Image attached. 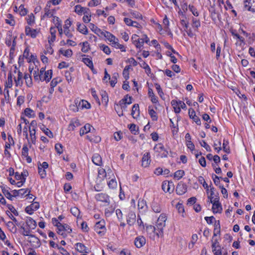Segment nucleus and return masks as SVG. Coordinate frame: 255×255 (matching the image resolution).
Returning a JSON list of instances; mask_svg holds the SVG:
<instances>
[{
    "label": "nucleus",
    "mask_w": 255,
    "mask_h": 255,
    "mask_svg": "<svg viewBox=\"0 0 255 255\" xmlns=\"http://www.w3.org/2000/svg\"><path fill=\"white\" fill-rule=\"evenodd\" d=\"M87 138L91 141L98 143L101 141V137L99 136H96L94 137H90L88 135L87 136Z\"/></svg>",
    "instance_id": "nucleus-62"
},
{
    "label": "nucleus",
    "mask_w": 255,
    "mask_h": 255,
    "mask_svg": "<svg viewBox=\"0 0 255 255\" xmlns=\"http://www.w3.org/2000/svg\"><path fill=\"white\" fill-rule=\"evenodd\" d=\"M217 248L213 249V252L215 255H222L221 248L220 245H218Z\"/></svg>",
    "instance_id": "nucleus-60"
},
{
    "label": "nucleus",
    "mask_w": 255,
    "mask_h": 255,
    "mask_svg": "<svg viewBox=\"0 0 255 255\" xmlns=\"http://www.w3.org/2000/svg\"><path fill=\"white\" fill-rule=\"evenodd\" d=\"M187 191V185L184 183H179L176 188V192L178 195H183Z\"/></svg>",
    "instance_id": "nucleus-7"
},
{
    "label": "nucleus",
    "mask_w": 255,
    "mask_h": 255,
    "mask_svg": "<svg viewBox=\"0 0 255 255\" xmlns=\"http://www.w3.org/2000/svg\"><path fill=\"white\" fill-rule=\"evenodd\" d=\"M136 221V215L134 212H130L127 217V224L129 226H132Z\"/></svg>",
    "instance_id": "nucleus-10"
},
{
    "label": "nucleus",
    "mask_w": 255,
    "mask_h": 255,
    "mask_svg": "<svg viewBox=\"0 0 255 255\" xmlns=\"http://www.w3.org/2000/svg\"><path fill=\"white\" fill-rule=\"evenodd\" d=\"M38 166V173L39 174L41 178H44L46 177V173L45 169L41 167L39 165Z\"/></svg>",
    "instance_id": "nucleus-50"
},
{
    "label": "nucleus",
    "mask_w": 255,
    "mask_h": 255,
    "mask_svg": "<svg viewBox=\"0 0 255 255\" xmlns=\"http://www.w3.org/2000/svg\"><path fill=\"white\" fill-rule=\"evenodd\" d=\"M28 190V189H21L18 190H13L11 191V192L13 194V196L16 197L19 196H22L23 195L27 193Z\"/></svg>",
    "instance_id": "nucleus-21"
},
{
    "label": "nucleus",
    "mask_w": 255,
    "mask_h": 255,
    "mask_svg": "<svg viewBox=\"0 0 255 255\" xmlns=\"http://www.w3.org/2000/svg\"><path fill=\"white\" fill-rule=\"evenodd\" d=\"M95 199L98 201L109 203L110 200L108 195L105 193H98L95 195Z\"/></svg>",
    "instance_id": "nucleus-5"
},
{
    "label": "nucleus",
    "mask_w": 255,
    "mask_h": 255,
    "mask_svg": "<svg viewBox=\"0 0 255 255\" xmlns=\"http://www.w3.org/2000/svg\"><path fill=\"white\" fill-rule=\"evenodd\" d=\"M148 113L153 121L157 120L158 117L156 116L155 111L153 109H151L150 107H148Z\"/></svg>",
    "instance_id": "nucleus-34"
},
{
    "label": "nucleus",
    "mask_w": 255,
    "mask_h": 255,
    "mask_svg": "<svg viewBox=\"0 0 255 255\" xmlns=\"http://www.w3.org/2000/svg\"><path fill=\"white\" fill-rule=\"evenodd\" d=\"M129 101L127 102V98H124L120 101L119 104H116L115 106V109L118 114L119 117L123 116V110H125L127 108L126 104H130L131 102V97H129Z\"/></svg>",
    "instance_id": "nucleus-2"
},
{
    "label": "nucleus",
    "mask_w": 255,
    "mask_h": 255,
    "mask_svg": "<svg viewBox=\"0 0 255 255\" xmlns=\"http://www.w3.org/2000/svg\"><path fill=\"white\" fill-rule=\"evenodd\" d=\"M150 156L149 152H146L144 154L142 158V166L143 167H147L150 162Z\"/></svg>",
    "instance_id": "nucleus-12"
},
{
    "label": "nucleus",
    "mask_w": 255,
    "mask_h": 255,
    "mask_svg": "<svg viewBox=\"0 0 255 255\" xmlns=\"http://www.w3.org/2000/svg\"><path fill=\"white\" fill-rule=\"evenodd\" d=\"M62 148L63 146L60 143H56L55 145V149L59 154H61L63 153Z\"/></svg>",
    "instance_id": "nucleus-51"
},
{
    "label": "nucleus",
    "mask_w": 255,
    "mask_h": 255,
    "mask_svg": "<svg viewBox=\"0 0 255 255\" xmlns=\"http://www.w3.org/2000/svg\"><path fill=\"white\" fill-rule=\"evenodd\" d=\"M24 78L25 80V83L27 86L30 87L32 85V79L29 74L25 73L24 76Z\"/></svg>",
    "instance_id": "nucleus-37"
},
{
    "label": "nucleus",
    "mask_w": 255,
    "mask_h": 255,
    "mask_svg": "<svg viewBox=\"0 0 255 255\" xmlns=\"http://www.w3.org/2000/svg\"><path fill=\"white\" fill-rule=\"evenodd\" d=\"M65 24L64 26L65 28L64 33L66 35L67 37L69 38H71L72 37V34L70 32V30L69 29V27L71 25V21L68 19H67L65 21Z\"/></svg>",
    "instance_id": "nucleus-18"
},
{
    "label": "nucleus",
    "mask_w": 255,
    "mask_h": 255,
    "mask_svg": "<svg viewBox=\"0 0 255 255\" xmlns=\"http://www.w3.org/2000/svg\"><path fill=\"white\" fill-rule=\"evenodd\" d=\"M75 246L76 247V249L80 253H83V252L84 251V250L86 249V247L83 244L78 243H77Z\"/></svg>",
    "instance_id": "nucleus-38"
},
{
    "label": "nucleus",
    "mask_w": 255,
    "mask_h": 255,
    "mask_svg": "<svg viewBox=\"0 0 255 255\" xmlns=\"http://www.w3.org/2000/svg\"><path fill=\"white\" fill-rule=\"evenodd\" d=\"M184 173V171L183 170H177L174 173V177L177 178L179 180L183 177Z\"/></svg>",
    "instance_id": "nucleus-42"
},
{
    "label": "nucleus",
    "mask_w": 255,
    "mask_h": 255,
    "mask_svg": "<svg viewBox=\"0 0 255 255\" xmlns=\"http://www.w3.org/2000/svg\"><path fill=\"white\" fill-rule=\"evenodd\" d=\"M112 44L114 45V46L116 48L120 49L122 51H126L125 46L123 45L120 44L117 40H115V42L112 43Z\"/></svg>",
    "instance_id": "nucleus-46"
},
{
    "label": "nucleus",
    "mask_w": 255,
    "mask_h": 255,
    "mask_svg": "<svg viewBox=\"0 0 255 255\" xmlns=\"http://www.w3.org/2000/svg\"><path fill=\"white\" fill-rule=\"evenodd\" d=\"M107 177V174L104 169H101L98 171V180L100 181L103 180Z\"/></svg>",
    "instance_id": "nucleus-29"
},
{
    "label": "nucleus",
    "mask_w": 255,
    "mask_h": 255,
    "mask_svg": "<svg viewBox=\"0 0 255 255\" xmlns=\"http://www.w3.org/2000/svg\"><path fill=\"white\" fill-rule=\"evenodd\" d=\"M189 117L193 119V120L198 125H201V121L200 119L198 117H197L196 115V113L195 111L192 109L190 108L189 109Z\"/></svg>",
    "instance_id": "nucleus-9"
},
{
    "label": "nucleus",
    "mask_w": 255,
    "mask_h": 255,
    "mask_svg": "<svg viewBox=\"0 0 255 255\" xmlns=\"http://www.w3.org/2000/svg\"><path fill=\"white\" fill-rule=\"evenodd\" d=\"M51 1H48L44 8L45 13L43 15L41 16V19H43L45 17H52L53 16V13L50 10Z\"/></svg>",
    "instance_id": "nucleus-8"
},
{
    "label": "nucleus",
    "mask_w": 255,
    "mask_h": 255,
    "mask_svg": "<svg viewBox=\"0 0 255 255\" xmlns=\"http://www.w3.org/2000/svg\"><path fill=\"white\" fill-rule=\"evenodd\" d=\"M162 189L165 192L169 191V187L168 186L167 181H164L162 182Z\"/></svg>",
    "instance_id": "nucleus-64"
},
{
    "label": "nucleus",
    "mask_w": 255,
    "mask_h": 255,
    "mask_svg": "<svg viewBox=\"0 0 255 255\" xmlns=\"http://www.w3.org/2000/svg\"><path fill=\"white\" fill-rule=\"evenodd\" d=\"M38 32L36 29H31L29 26L25 27V34L27 35H30L32 38H35Z\"/></svg>",
    "instance_id": "nucleus-17"
},
{
    "label": "nucleus",
    "mask_w": 255,
    "mask_h": 255,
    "mask_svg": "<svg viewBox=\"0 0 255 255\" xmlns=\"http://www.w3.org/2000/svg\"><path fill=\"white\" fill-rule=\"evenodd\" d=\"M155 88L158 92L159 95L160 96V97L161 98H162V96L164 95V93L162 92V90L161 88L160 87V86L158 83H155Z\"/></svg>",
    "instance_id": "nucleus-57"
},
{
    "label": "nucleus",
    "mask_w": 255,
    "mask_h": 255,
    "mask_svg": "<svg viewBox=\"0 0 255 255\" xmlns=\"http://www.w3.org/2000/svg\"><path fill=\"white\" fill-rule=\"evenodd\" d=\"M2 193L4 194L5 196L8 199L11 200H12L13 194H11L7 189H2Z\"/></svg>",
    "instance_id": "nucleus-48"
},
{
    "label": "nucleus",
    "mask_w": 255,
    "mask_h": 255,
    "mask_svg": "<svg viewBox=\"0 0 255 255\" xmlns=\"http://www.w3.org/2000/svg\"><path fill=\"white\" fill-rule=\"evenodd\" d=\"M46 50L44 51V53L45 54H47V53H49L50 54H52L54 50L52 49V47L51 46V44L49 45H46L45 46Z\"/></svg>",
    "instance_id": "nucleus-53"
},
{
    "label": "nucleus",
    "mask_w": 255,
    "mask_h": 255,
    "mask_svg": "<svg viewBox=\"0 0 255 255\" xmlns=\"http://www.w3.org/2000/svg\"><path fill=\"white\" fill-rule=\"evenodd\" d=\"M28 148L27 147V145H26V144L23 145V148L22 149V152H21L22 156L26 157V161L28 163H30V162H31L32 159H31V158L28 156Z\"/></svg>",
    "instance_id": "nucleus-15"
},
{
    "label": "nucleus",
    "mask_w": 255,
    "mask_h": 255,
    "mask_svg": "<svg viewBox=\"0 0 255 255\" xmlns=\"http://www.w3.org/2000/svg\"><path fill=\"white\" fill-rule=\"evenodd\" d=\"M19 227H20V228L23 231V232L21 233L22 235L35 237L34 235L30 234L31 232L30 229L28 227L26 228L24 227V223H21V225H19Z\"/></svg>",
    "instance_id": "nucleus-13"
},
{
    "label": "nucleus",
    "mask_w": 255,
    "mask_h": 255,
    "mask_svg": "<svg viewBox=\"0 0 255 255\" xmlns=\"http://www.w3.org/2000/svg\"><path fill=\"white\" fill-rule=\"evenodd\" d=\"M119 77V74L118 73H115L113 76L112 79L110 81V85L112 87H114L116 84L117 83V78Z\"/></svg>",
    "instance_id": "nucleus-36"
},
{
    "label": "nucleus",
    "mask_w": 255,
    "mask_h": 255,
    "mask_svg": "<svg viewBox=\"0 0 255 255\" xmlns=\"http://www.w3.org/2000/svg\"><path fill=\"white\" fill-rule=\"evenodd\" d=\"M166 216L165 214H162L160 215L157 221L155 226H149L147 227V230H150L155 232L156 235L159 237L163 236V228L165 226Z\"/></svg>",
    "instance_id": "nucleus-1"
},
{
    "label": "nucleus",
    "mask_w": 255,
    "mask_h": 255,
    "mask_svg": "<svg viewBox=\"0 0 255 255\" xmlns=\"http://www.w3.org/2000/svg\"><path fill=\"white\" fill-rule=\"evenodd\" d=\"M105 222L104 221H100L97 222L95 226V230L98 234H101L103 231H99L100 229H105Z\"/></svg>",
    "instance_id": "nucleus-19"
},
{
    "label": "nucleus",
    "mask_w": 255,
    "mask_h": 255,
    "mask_svg": "<svg viewBox=\"0 0 255 255\" xmlns=\"http://www.w3.org/2000/svg\"><path fill=\"white\" fill-rule=\"evenodd\" d=\"M12 86V77L11 72L8 73L7 77V81L6 82L4 85V90H6L8 88H11Z\"/></svg>",
    "instance_id": "nucleus-25"
},
{
    "label": "nucleus",
    "mask_w": 255,
    "mask_h": 255,
    "mask_svg": "<svg viewBox=\"0 0 255 255\" xmlns=\"http://www.w3.org/2000/svg\"><path fill=\"white\" fill-rule=\"evenodd\" d=\"M171 105L174 108L175 113H179L180 112V107H179L178 101L176 100H172L171 102Z\"/></svg>",
    "instance_id": "nucleus-28"
},
{
    "label": "nucleus",
    "mask_w": 255,
    "mask_h": 255,
    "mask_svg": "<svg viewBox=\"0 0 255 255\" xmlns=\"http://www.w3.org/2000/svg\"><path fill=\"white\" fill-rule=\"evenodd\" d=\"M101 35L104 36L109 41L112 43L115 42V40L119 41L118 38L108 31H103V32H101Z\"/></svg>",
    "instance_id": "nucleus-11"
},
{
    "label": "nucleus",
    "mask_w": 255,
    "mask_h": 255,
    "mask_svg": "<svg viewBox=\"0 0 255 255\" xmlns=\"http://www.w3.org/2000/svg\"><path fill=\"white\" fill-rule=\"evenodd\" d=\"M41 129L44 132V133L47 135L50 138H52L53 137V135L52 132L47 128H45V127L41 128Z\"/></svg>",
    "instance_id": "nucleus-45"
},
{
    "label": "nucleus",
    "mask_w": 255,
    "mask_h": 255,
    "mask_svg": "<svg viewBox=\"0 0 255 255\" xmlns=\"http://www.w3.org/2000/svg\"><path fill=\"white\" fill-rule=\"evenodd\" d=\"M130 14L132 16V17L136 19H141L142 15L138 12L135 11H131Z\"/></svg>",
    "instance_id": "nucleus-55"
},
{
    "label": "nucleus",
    "mask_w": 255,
    "mask_h": 255,
    "mask_svg": "<svg viewBox=\"0 0 255 255\" xmlns=\"http://www.w3.org/2000/svg\"><path fill=\"white\" fill-rule=\"evenodd\" d=\"M128 127L132 133L135 134L136 133V132H137V130H138V128L137 127H136V126L135 124H132L129 125L128 126Z\"/></svg>",
    "instance_id": "nucleus-39"
},
{
    "label": "nucleus",
    "mask_w": 255,
    "mask_h": 255,
    "mask_svg": "<svg viewBox=\"0 0 255 255\" xmlns=\"http://www.w3.org/2000/svg\"><path fill=\"white\" fill-rule=\"evenodd\" d=\"M82 61L90 68H91V70H93V64L91 59L88 58H83Z\"/></svg>",
    "instance_id": "nucleus-33"
},
{
    "label": "nucleus",
    "mask_w": 255,
    "mask_h": 255,
    "mask_svg": "<svg viewBox=\"0 0 255 255\" xmlns=\"http://www.w3.org/2000/svg\"><path fill=\"white\" fill-rule=\"evenodd\" d=\"M92 161L97 165H101L102 164V158L99 154H95L93 156Z\"/></svg>",
    "instance_id": "nucleus-23"
},
{
    "label": "nucleus",
    "mask_w": 255,
    "mask_h": 255,
    "mask_svg": "<svg viewBox=\"0 0 255 255\" xmlns=\"http://www.w3.org/2000/svg\"><path fill=\"white\" fill-rule=\"evenodd\" d=\"M212 210L214 213H221L222 211V207L219 202L218 198H215L213 203Z\"/></svg>",
    "instance_id": "nucleus-4"
},
{
    "label": "nucleus",
    "mask_w": 255,
    "mask_h": 255,
    "mask_svg": "<svg viewBox=\"0 0 255 255\" xmlns=\"http://www.w3.org/2000/svg\"><path fill=\"white\" fill-rule=\"evenodd\" d=\"M152 209L155 213H160L161 211V208L159 204L156 202H153L152 204Z\"/></svg>",
    "instance_id": "nucleus-35"
},
{
    "label": "nucleus",
    "mask_w": 255,
    "mask_h": 255,
    "mask_svg": "<svg viewBox=\"0 0 255 255\" xmlns=\"http://www.w3.org/2000/svg\"><path fill=\"white\" fill-rule=\"evenodd\" d=\"M78 107H81L82 109L85 108L88 109L90 108L91 105L87 101L82 100L79 102Z\"/></svg>",
    "instance_id": "nucleus-32"
},
{
    "label": "nucleus",
    "mask_w": 255,
    "mask_h": 255,
    "mask_svg": "<svg viewBox=\"0 0 255 255\" xmlns=\"http://www.w3.org/2000/svg\"><path fill=\"white\" fill-rule=\"evenodd\" d=\"M19 14L21 16L25 15L27 13V10L24 7L23 5L21 4L19 7Z\"/></svg>",
    "instance_id": "nucleus-52"
},
{
    "label": "nucleus",
    "mask_w": 255,
    "mask_h": 255,
    "mask_svg": "<svg viewBox=\"0 0 255 255\" xmlns=\"http://www.w3.org/2000/svg\"><path fill=\"white\" fill-rule=\"evenodd\" d=\"M82 51L84 53H86L89 49V45L87 41H85L82 43Z\"/></svg>",
    "instance_id": "nucleus-49"
},
{
    "label": "nucleus",
    "mask_w": 255,
    "mask_h": 255,
    "mask_svg": "<svg viewBox=\"0 0 255 255\" xmlns=\"http://www.w3.org/2000/svg\"><path fill=\"white\" fill-rule=\"evenodd\" d=\"M70 212L74 216L77 217V218L79 217L80 212L78 208L76 207L71 208L70 209Z\"/></svg>",
    "instance_id": "nucleus-41"
},
{
    "label": "nucleus",
    "mask_w": 255,
    "mask_h": 255,
    "mask_svg": "<svg viewBox=\"0 0 255 255\" xmlns=\"http://www.w3.org/2000/svg\"><path fill=\"white\" fill-rule=\"evenodd\" d=\"M84 8L80 5H77L75 6V12L79 15H81L84 11Z\"/></svg>",
    "instance_id": "nucleus-47"
},
{
    "label": "nucleus",
    "mask_w": 255,
    "mask_h": 255,
    "mask_svg": "<svg viewBox=\"0 0 255 255\" xmlns=\"http://www.w3.org/2000/svg\"><path fill=\"white\" fill-rule=\"evenodd\" d=\"M146 243V239L143 236L137 237L135 239L134 245L137 248H141Z\"/></svg>",
    "instance_id": "nucleus-6"
},
{
    "label": "nucleus",
    "mask_w": 255,
    "mask_h": 255,
    "mask_svg": "<svg viewBox=\"0 0 255 255\" xmlns=\"http://www.w3.org/2000/svg\"><path fill=\"white\" fill-rule=\"evenodd\" d=\"M200 145L201 146L204 147L207 151H211V147L210 146L205 142V140H202L200 142Z\"/></svg>",
    "instance_id": "nucleus-58"
},
{
    "label": "nucleus",
    "mask_w": 255,
    "mask_h": 255,
    "mask_svg": "<svg viewBox=\"0 0 255 255\" xmlns=\"http://www.w3.org/2000/svg\"><path fill=\"white\" fill-rule=\"evenodd\" d=\"M52 71L51 70L45 71V68H42L40 70L39 79L41 81H46L48 82L52 78Z\"/></svg>",
    "instance_id": "nucleus-3"
},
{
    "label": "nucleus",
    "mask_w": 255,
    "mask_h": 255,
    "mask_svg": "<svg viewBox=\"0 0 255 255\" xmlns=\"http://www.w3.org/2000/svg\"><path fill=\"white\" fill-rule=\"evenodd\" d=\"M131 115L134 119L136 118V116L137 117L139 116V110L138 104H135L133 106Z\"/></svg>",
    "instance_id": "nucleus-22"
},
{
    "label": "nucleus",
    "mask_w": 255,
    "mask_h": 255,
    "mask_svg": "<svg viewBox=\"0 0 255 255\" xmlns=\"http://www.w3.org/2000/svg\"><path fill=\"white\" fill-rule=\"evenodd\" d=\"M89 27L96 34L99 35V33L101 34V32H103L100 28L96 26L93 23H90Z\"/></svg>",
    "instance_id": "nucleus-31"
},
{
    "label": "nucleus",
    "mask_w": 255,
    "mask_h": 255,
    "mask_svg": "<svg viewBox=\"0 0 255 255\" xmlns=\"http://www.w3.org/2000/svg\"><path fill=\"white\" fill-rule=\"evenodd\" d=\"M228 143H229L227 140L224 139L223 143V149L227 153H229L230 152V147L228 146Z\"/></svg>",
    "instance_id": "nucleus-40"
},
{
    "label": "nucleus",
    "mask_w": 255,
    "mask_h": 255,
    "mask_svg": "<svg viewBox=\"0 0 255 255\" xmlns=\"http://www.w3.org/2000/svg\"><path fill=\"white\" fill-rule=\"evenodd\" d=\"M101 48L106 54L109 55L110 54L111 50L108 46L103 44L101 46Z\"/></svg>",
    "instance_id": "nucleus-63"
},
{
    "label": "nucleus",
    "mask_w": 255,
    "mask_h": 255,
    "mask_svg": "<svg viewBox=\"0 0 255 255\" xmlns=\"http://www.w3.org/2000/svg\"><path fill=\"white\" fill-rule=\"evenodd\" d=\"M29 132L30 135L31 136V140L32 143L35 144L36 136H35V129L33 128L32 130L30 129V128H29Z\"/></svg>",
    "instance_id": "nucleus-43"
},
{
    "label": "nucleus",
    "mask_w": 255,
    "mask_h": 255,
    "mask_svg": "<svg viewBox=\"0 0 255 255\" xmlns=\"http://www.w3.org/2000/svg\"><path fill=\"white\" fill-rule=\"evenodd\" d=\"M50 32L51 35V39H49V38H48V41L49 44H51V43L53 42L56 39V30L55 29V28L51 27L50 29Z\"/></svg>",
    "instance_id": "nucleus-26"
},
{
    "label": "nucleus",
    "mask_w": 255,
    "mask_h": 255,
    "mask_svg": "<svg viewBox=\"0 0 255 255\" xmlns=\"http://www.w3.org/2000/svg\"><path fill=\"white\" fill-rule=\"evenodd\" d=\"M231 32L232 33V34L236 37L238 39H239L240 40V41L241 42H244V40H245V39L242 36H241L239 34L235 33V31L234 30H231Z\"/></svg>",
    "instance_id": "nucleus-59"
},
{
    "label": "nucleus",
    "mask_w": 255,
    "mask_h": 255,
    "mask_svg": "<svg viewBox=\"0 0 255 255\" xmlns=\"http://www.w3.org/2000/svg\"><path fill=\"white\" fill-rule=\"evenodd\" d=\"M77 26V29L80 32L84 34H87L88 33V29L85 25L79 24Z\"/></svg>",
    "instance_id": "nucleus-30"
},
{
    "label": "nucleus",
    "mask_w": 255,
    "mask_h": 255,
    "mask_svg": "<svg viewBox=\"0 0 255 255\" xmlns=\"http://www.w3.org/2000/svg\"><path fill=\"white\" fill-rule=\"evenodd\" d=\"M149 41V38L146 35H144V37L139 38V40H138L137 42L135 44V46L137 48H140L141 47H142L144 42H145L146 43H147Z\"/></svg>",
    "instance_id": "nucleus-16"
},
{
    "label": "nucleus",
    "mask_w": 255,
    "mask_h": 255,
    "mask_svg": "<svg viewBox=\"0 0 255 255\" xmlns=\"http://www.w3.org/2000/svg\"><path fill=\"white\" fill-rule=\"evenodd\" d=\"M27 22L29 25H31L34 23V16L33 13L28 15Z\"/></svg>",
    "instance_id": "nucleus-54"
},
{
    "label": "nucleus",
    "mask_w": 255,
    "mask_h": 255,
    "mask_svg": "<svg viewBox=\"0 0 255 255\" xmlns=\"http://www.w3.org/2000/svg\"><path fill=\"white\" fill-rule=\"evenodd\" d=\"M25 223L26 226L31 230L34 229L36 226L37 224L36 222L31 217H27V219L25 221Z\"/></svg>",
    "instance_id": "nucleus-14"
},
{
    "label": "nucleus",
    "mask_w": 255,
    "mask_h": 255,
    "mask_svg": "<svg viewBox=\"0 0 255 255\" xmlns=\"http://www.w3.org/2000/svg\"><path fill=\"white\" fill-rule=\"evenodd\" d=\"M140 66L145 70V71L147 74L150 73V68L144 61H142V64H140Z\"/></svg>",
    "instance_id": "nucleus-56"
},
{
    "label": "nucleus",
    "mask_w": 255,
    "mask_h": 255,
    "mask_svg": "<svg viewBox=\"0 0 255 255\" xmlns=\"http://www.w3.org/2000/svg\"><path fill=\"white\" fill-rule=\"evenodd\" d=\"M55 226L57 228V233L60 234V232L64 231V225L63 224H62L60 222H57V224L55 225Z\"/></svg>",
    "instance_id": "nucleus-61"
},
{
    "label": "nucleus",
    "mask_w": 255,
    "mask_h": 255,
    "mask_svg": "<svg viewBox=\"0 0 255 255\" xmlns=\"http://www.w3.org/2000/svg\"><path fill=\"white\" fill-rule=\"evenodd\" d=\"M80 125V124L78 120H75L74 121L72 120L68 126V130H73L76 127Z\"/></svg>",
    "instance_id": "nucleus-24"
},
{
    "label": "nucleus",
    "mask_w": 255,
    "mask_h": 255,
    "mask_svg": "<svg viewBox=\"0 0 255 255\" xmlns=\"http://www.w3.org/2000/svg\"><path fill=\"white\" fill-rule=\"evenodd\" d=\"M22 73L20 71H18L17 78L14 80L16 86H21L22 85L23 82L22 81Z\"/></svg>",
    "instance_id": "nucleus-27"
},
{
    "label": "nucleus",
    "mask_w": 255,
    "mask_h": 255,
    "mask_svg": "<svg viewBox=\"0 0 255 255\" xmlns=\"http://www.w3.org/2000/svg\"><path fill=\"white\" fill-rule=\"evenodd\" d=\"M108 185L110 188L114 189L117 187V182L114 179H112L108 183Z\"/></svg>",
    "instance_id": "nucleus-44"
},
{
    "label": "nucleus",
    "mask_w": 255,
    "mask_h": 255,
    "mask_svg": "<svg viewBox=\"0 0 255 255\" xmlns=\"http://www.w3.org/2000/svg\"><path fill=\"white\" fill-rule=\"evenodd\" d=\"M92 126L89 124H86L83 127H82L80 130V134L82 136L84 134H86L89 132L91 131Z\"/></svg>",
    "instance_id": "nucleus-20"
}]
</instances>
